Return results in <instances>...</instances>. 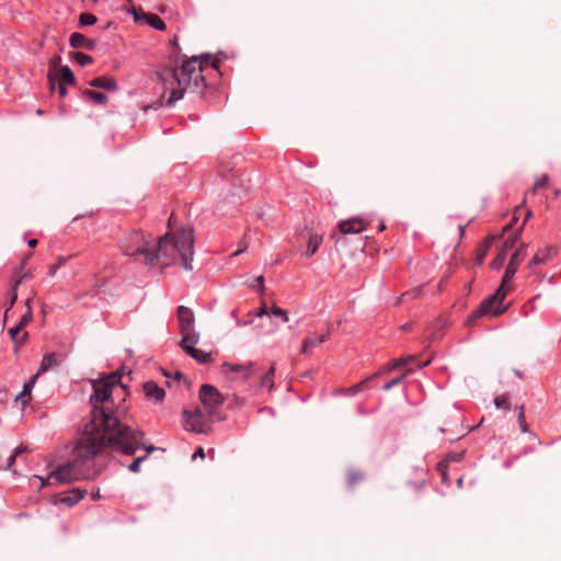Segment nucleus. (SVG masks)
I'll return each instance as SVG.
<instances>
[{
    "mask_svg": "<svg viewBox=\"0 0 561 561\" xmlns=\"http://www.w3.org/2000/svg\"><path fill=\"white\" fill-rule=\"evenodd\" d=\"M121 379L119 374L112 373L92 380L91 419L75 446L72 460L58 466L50 478L59 483L92 480L99 476L94 458L104 449L112 448L126 456H133L139 449L144 433L123 424L114 409L113 390L122 387Z\"/></svg>",
    "mask_w": 561,
    "mask_h": 561,
    "instance_id": "obj_1",
    "label": "nucleus"
},
{
    "mask_svg": "<svg viewBox=\"0 0 561 561\" xmlns=\"http://www.w3.org/2000/svg\"><path fill=\"white\" fill-rule=\"evenodd\" d=\"M255 282L259 284L260 289L263 290L264 289V277L262 275H260L255 278Z\"/></svg>",
    "mask_w": 561,
    "mask_h": 561,
    "instance_id": "obj_48",
    "label": "nucleus"
},
{
    "mask_svg": "<svg viewBox=\"0 0 561 561\" xmlns=\"http://www.w3.org/2000/svg\"><path fill=\"white\" fill-rule=\"evenodd\" d=\"M96 21V16L92 13H81L79 16L80 24L84 26L93 25Z\"/></svg>",
    "mask_w": 561,
    "mask_h": 561,
    "instance_id": "obj_34",
    "label": "nucleus"
},
{
    "mask_svg": "<svg viewBox=\"0 0 561 561\" xmlns=\"http://www.w3.org/2000/svg\"><path fill=\"white\" fill-rule=\"evenodd\" d=\"M23 329L19 325H15L13 328H10L8 333L11 336V339L14 341L16 346H21L27 339V332H22Z\"/></svg>",
    "mask_w": 561,
    "mask_h": 561,
    "instance_id": "obj_23",
    "label": "nucleus"
},
{
    "mask_svg": "<svg viewBox=\"0 0 561 561\" xmlns=\"http://www.w3.org/2000/svg\"><path fill=\"white\" fill-rule=\"evenodd\" d=\"M408 362H409V358H399V359H396V360H393L392 363H390V364H389V369H394V368H397V367L403 366V365H405Z\"/></svg>",
    "mask_w": 561,
    "mask_h": 561,
    "instance_id": "obj_40",
    "label": "nucleus"
},
{
    "mask_svg": "<svg viewBox=\"0 0 561 561\" xmlns=\"http://www.w3.org/2000/svg\"><path fill=\"white\" fill-rule=\"evenodd\" d=\"M70 45L73 48H85V49H93L94 48V42L89 39L87 36H84L81 33H73L70 36Z\"/></svg>",
    "mask_w": 561,
    "mask_h": 561,
    "instance_id": "obj_18",
    "label": "nucleus"
},
{
    "mask_svg": "<svg viewBox=\"0 0 561 561\" xmlns=\"http://www.w3.org/2000/svg\"><path fill=\"white\" fill-rule=\"evenodd\" d=\"M27 305V310L25 312V314H23L20 319V322H19V327L24 329L33 319V316H32V310H31V307L28 305V301L26 302Z\"/></svg>",
    "mask_w": 561,
    "mask_h": 561,
    "instance_id": "obj_35",
    "label": "nucleus"
},
{
    "mask_svg": "<svg viewBox=\"0 0 561 561\" xmlns=\"http://www.w3.org/2000/svg\"><path fill=\"white\" fill-rule=\"evenodd\" d=\"M515 244H516V240L515 239L507 238L504 241L503 248L501 249V251L492 260V262L490 264L491 268L500 270L503 266V264H504V262L506 260L507 252L512 251L515 248Z\"/></svg>",
    "mask_w": 561,
    "mask_h": 561,
    "instance_id": "obj_13",
    "label": "nucleus"
},
{
    "mask_svg": "<svg viewBox=\"0 0 561 561\" xmlns=\"http://www.w3.org/2000/svg\"><path fill=\"white\" fill-rule=\"evenodd\" d=\"M89 84L93 88H100L107 91H116L118 89V84L113 77L101 76L93 78Z\"/></svg>",
    "mask_w": 561,
    "mask_h": 561,
    "instance_id": "obj_17",
    "label": "nucleus"
},
{
    "mask_svg": "<svg viewBox=\"0 0 561 561\" xmlns=\"http://www.w3.org/2000/svg\"><path fill=\"white\" fill-rule=\"evenodd\" d=\"M144 21L157 31H165L167 25L164 21L154 13H141Z\"/></svg>",
    "mask_w": 561,
    "mask_h": 561,
    "instance_id": "obj_20",
    "label": "nucleus"
},
{
    "mask_svg": "<svg viewBox=\"0 0 561 561\" xmlns=\"http://www.w3.org/2000/svg\"><path fill=\"white\" fill-rule=\"evenodd\" d=\"M494 240V237H489L482 244H480L477 249V256H476V263L478 265H481L484 261V257L489 251V248Z\"/></svg>",
    "mask_w": 561,
    "mask_h": 561,
    "instance_id": "obj_25",
    "label": "nucleus"
},
{
    "mask_svg": "<svg viewBox=\"0 0 561 561\" xmlns=\"http://www.w3.org/2000/svg\"><path fill=\"white\" fill-rule=\"evenodd\" d=\"M458 228H459V234H460V237H462L465 234V227L460 225Z\"/></svg>",
    "mask_w": 561,
    "mask_h": 561,
    "instance_id": "obj_52",
    "label": "nucleus"
},
{
    "mask_svg": "<svg viewBox=\"0 0 561 561\" xmlns=\"http://www.w3.org/2000/svg\"><path fill=\"white\" fill-rule=\"evenodd\" d=\"M275 371V364H272L268 370L261 377L260 387L267 388L271 391L274 388Z\"/></svg>",
    "mask_w": 561,
    "mask_h": 561,
    "instance_id": "obj_22",
    "label": "nucleus"
},
{
    "mask_svg": "<svg viewBox=\"0 0 561 561\" xmlns=\"http://www.w3.org/2000/svg\"><path fill=\"white\" fill-rule=\"evenodd\" d=\"M141 447L146 448L147 454L144 455V456L135 458L130 462V465L128 466L129 471H131L134 473H137V472L140 471V466H141L142 461H145L148 458V456L154 450L153 446H149V447L144 446L142 445V439L140 440V447L139 448H141Z\"/></svg>",
    "mask_w": 561,
    "mask_h": 561,
    "instance_id": "obj_21",
    "label": "nucleus"
},
{
    "mask_svg": "<svg viewBox=\"0 0 561 561\" xmlns=\"http://www.w3.org/2000/svg\"><path fill=\"white\" fill-rule=\"evenodd\" d=\"M144 393L147 399L161 402L164 399L165 391L159 387L154 381H147L142 386Z\"/></svg>",
    "mask_w": 561,
    "mask_h": 561,
    "instance_id": "obj_16",
    "label": "nucleus"
},
{
    "mask_svg": "<svg viewBox=\"0 0 561 561\" xmlns=\"http://www.w3.org/2000/svg\"><path fill=\"white\" fill-rule=\"evenodd\" d=\"M65 264V259L60 257L58 263L55 265H51L48 270V275L54 277L56 275L57 270Z\"/></svg>",
    "mask_w": 561,
    "mask_h": 561,
    "instance_id": "obj_39",
    "label": "nucleus"
},
{
    "mask_svg": "<svg viewBox=\"0 0 561 561\" xmlns=\"http://www.w3.org/2000/svg\"><path fill=\"white\" fill-rule=\"evenodd\" d=\"M88 491L81 488H75L65 492H59L53 496L51 503L55 505H66L67 507H72L77 503H79Z\"/></svg>",
    "mask_w": 561,
    "mask_h": 561,
    "instance_id": "obj_9",
    "label": "nucleus"
},
{
    "mask_svg": "<svg viewBox=\"0 0 561 561\" xmlns=\"http://www.w3.org/2000/svg\"><path fill=\"white\" fill-rule=\"evenodd\" d=\"M57 366H59V359H58L57 355L55 353L47 354L43 357V359L39 364V367L37 369V373L35 375H37V377H38L39 375L46 373L50 368H54Z\"/></svg>",
    "mask_w": 561,
    "mask_h": 561,
    "instance_id": "obj_19",
    "label": "nucleus"
},
{
    "mask_svg": "<svg viewBox=\"0 0 561 561\" xmlns=\"http://www.w3.org/2000/svg\"><path fill=\"white\" fill-rule=\"evenodd\" d=\"M178 320L182 335L181 340L192 342L191 339H193V336L199 335V333L195 330V317L190 308L185 306H179Z\"/></svg>",
    "mask_w": 561,
    "mask_h": 561,
    "instance_id": "obj_6",
    "label": "nucleus"
},
{
    "mask_svg": "<svg viewBox=\"0 0 561 561\" xmlns=\"http://www.w3.org/2000/svg\"><path fill=\"white\" fill-rule=\"evenodd\" d=\"M198 394L208 415H213L215 410L224 403V397L214 386L203 385Z\"/></svg>",
    "mask_w": 561,
    "mask_h": 561,
    "instance_id": "obj_7",
    "label": "nucleus"
},
{
    "mask_svg": "<svg viewBox=\"0 0 561 561\" xmlns=\"http://www.w3.org/2000/svg\"><path fill=\"white\" fill-rule=\"evenodd\" d=\"M15 276L16 278L14 279L12 291L10 294V307L15 304L18 299V287L23 282V279L28 276V273H24L23 275L15 273Z\"/></svg>",
    "mask_w": 561,
    "mask_h": 561,
    "instance_id": "obj_28",
    "label": "nucleus"
},
{
    "mask_svg": "<svg viewBox=\"0 0 561 561\" xmlns=\"http://www.w3.org/2000/svg\"><path fill=\"white\" fill-rule=\"evenodd\" d=\"M241 252H242V250H238V251H236L232 255H233V256H237V255H239Z\"/></svg>",
    "mask_w": 561,
    "mask_h": 561,
    "instance_id": "obj_56",
    "label": "nucleus"
},
{
    "mask_svg": "<svg viewBox=\"0 0 561 561\" xmlns=\"http://www.w3.org/2000/svg\"><path fill=\"white\" fill-rule=\"evenodd\" d=\"M403 378H404V376H401V377H399V378H393V379H391L390 381H388L387 383H385V385L382 386V389H383L385 391L390 390L391 388H393V387L398 386V385L403 380Z\"/></svg>",
    "mask_w": 561,
    "mask_h": 561,
    "instance_id": "obj_37",
    "label": "nucleus"
},
{
    "mask_svg": "<svg viewBox=\"0 0 561 561\" xmlns=\"http://www.w3.org/2000/svg\"><path fill=\"white\" fill-rule=\"evenodd\" d=\"M270 316L279 318L284 323H287L289 321L288 312L275 304L270 308Z\"/></svg>",
    "mask_w": 561,
    "mask_h": 561,
    "instance_id": "obj_29",
    "label": "nucleus"
},
{
    "mask_svg": "<svg viewBox=\"0 0 561 561\" xmlns=\"http://www.w3.org/2000/svg\"><path fill=\"white\" fill-rule=\"evenodd\" d=\"M24 450H25V449H24L22 446H20V447H18V448L15 449L14 454H16V456H18V455H20V454L24 453Z\"/></svg>",
    "mask_w": 561,
    "mask_h": 561,
    "instance_id": "obj_51",
    "label": "nucleus"
},
{
    "mask_svg": "<svg viewBox=\"0 0 561 561\" xmlns=\"http://www.w3.org/2000/svg\"><path fill=\"white\" fill-rule=\"evenodd\" d=\"M48 82L50 85V89L55 88L56 82L62 83V84H69L75 85L76 84V77L70 69L69 66H57L55 61L50 62L49 69H48Z\"/></svg>",
    "mask_w": 561,
    "mask_h": 561,
    "instance_id": "obj_8",
    "label": "nucleus"
},
{
    "mask_svg": "<svg viewBox=\"0 0 561 561\" xmlns=\"http://www.w3.org/2000/svg\"><path fill=\"white\" fill-rule=\"evenodd\" d=\"M360 387H362V383H358V385H356V386L352 387V388H351V391H352L353 393H356V392H358V391H359Z\"/></svg>",
    "mask_w": 561,
    "mask_h": 561,
    "instance_id": "obj_50",
    "label": "nucleus"
},
{
    "mask_svg": "<svg viewBox=\"0 0 561 561\" xmlns=\"http://www.w3.org/2000/svg\"><path fill=\"white\" fill-rule=\"evenodd\" d=\"M211 416L204 413L199 408L192 411L183 410V428L194 434H206L211 427Z\"/></svg>",
    "mask_w": 561,
    "mask_h": 561,
    "instance_id": "obj_5",
    "label": "nucleus"
},
{
    "mask_svg": "<svg viewBox=\"0 0 561 561\" xmlns=\"http://www.w3.org/2000/svg\"><path fill=\"white\" fill-rule=\"evenodd\" d=\"M191 340L192 342L181 340V347L196 362L201 364L209 363L211 360V354L195 347V345L198 343L199 335L193 336Z\"/></svg>",
    "mask_w": 561,
    "mask_h": 561,
    "instance_id": "obj_10",
    "label": "nucleus"
},
{
    "mask_svg": "<svg viewBox=\"0 0 561 561\" xmlns=\"http://www.w3.org/2000/svg\"><path fill=\"white\" fill-rule=\"evenodd\" d=\"M328 340V333L321 334V335H311L304 339L300 347V353L302 355H311L312 350L314 347L320 346L322 343H324Z\"/></svg>",
    "mask_w": 561,
    "mask_h": 561,
    "instance_id": "obj_14",
    "label": "nucleus"
},
{
    "mask_svg": "<svg viewBox=\"0 0 561 561\" xmlns=\"http://www.w3.org/2000/svg\"><path fill=\"white\" fill-rule=\"evenodd\" d=\"M505 297L506 294L503 289H496L493 295L483 299L477 309L472 311V313L468 317L467 323L471 325L476 320L480 318H494L499 314H502L506 310V307L503 306Z\"/></svg>",
    "mask_w": 561,
    "mask_h": 561,
    "instance_id": "obj_4",
    "label": "nucleus"
},
{
    "mask_svg": "<svg viewBox=\"0 0 561 561\" xmlns=\"http://www.w3.org/2000/svg\"><path fill=\"white\" fill-rule=\"evenodd\" d=\"M364 479V473L360 471H351L347 476V484L353 488L355 484Z\"/></svg>",
    "mask_w": 561,
    "mask_h": 561,
    "instance_id": "obj_32",
    "label": "nucleus"
},
{
    "mask_svg": "<svg viewBox=\"0 0 561 561\" xmlns=\"http://www.w3.org/2000/svg\"><path fill=\"white\" fill-rule=\"evenodd\" d=\"M386 229V225L383 222H380L379 225V230L380 231H383Z\"/></svg>",
    "mask_w": 561,
    "mask_h": 561,
    "instance_id": "obj_53",
    "label": "nucleus"
},
{
    "mask_svg": "<svg viewBox=\"0 0 561 561\" xmlns=\"http://www.w3.org/2000/svg\"><path fill=\"white\" fill-rule=\"evenodd\" d=\"M449 467V459H443L436 465V470L440 473L444 483L448 482L447 470Z\"/></svg>",
    "mask_w": 561,
    "mask_h": 561,
    "instance_id": "obj_31",
    "label": "nucleus"
},
{
    "mask_svg": "<svg viewBox=\"0 0 561 561\" xmlns=\"http://www.w3.org/2000/svg\"><path fill=\"white\" fill-rule=\"evenodd\" d=\"M420 291H421L420 288H415V289L403 293L401 295V297L399 298L398 304L416 298L420 295Z\"/></svg>",
    "mask_w": 561,
    "mask_h": 561,
    "instance_id": "obj_36",
    "label": "nucleus"
},
{
    "mask_svg": "<svg viewBox=\"0 0 561 561\" xmlns=\"http://www.w3.org/2000/svg\"><path fill=\"white\" fill-rule=\"evenodd\" d=\"M37 375H33L27 382L23 385L22 391L15 397L14 401L20 402L22 409H24L32 399V390L36 383Z\"/></svg>",
    "mask_w": 561,
    "mask_h": 561,
    "instance_id": "obj_15",
    "label": "nucleus"
},
{
    "mask_svg": "<svg viewBox=\"0 0 561 561\" xmlns=\"http://www.w3.org/2000/svg\"><path fill=\"white\" fill-rule=\"evenodd\" d=\"M15 458H16V454H14V453H13V454H11V455L8 457V459H7V463H5L4 469H10V468L13 466V463H14V461H15Z\"/></svg>",
    "mask_w": 561,
    "mask_h": 561,
    "instance_id": "obj_42",
    "label": "nucleus"
},
{
    "mask_svg": "<svg viewBox=\"0 0 561 561\" xmlns=\"http://www.w3.org/2000/svg\"><path fill=\"white\" fill-rule=\"evenodd\" d=\"M197 457H199V458H202V459H203V458H205V451H204V449H203L202 447H198V448L195 450V453L193 454V459H195V458H197Z\"/></svg>",
    "mask_w": 561,
    "mask_h": 561,
    "instance_id": "obj_47",
    "label": "nucleus"
},
{
    "mask_svg": "<svg viewBox=\"0 0 561 561\" xmlns=\"http://www.w3.org/2000/svg\"><path fill=\"white\" fill-rule=\"evenodd\" d=\"M520 253H522V249H518L512 254L511 261L506 267V271L502 278L501 285L497 288V289H503L506 295L512 289V280H513V277H514V275L517 271L518 264H519V261L517 260V257L520 255Z\"/></svg>",
    "mask_w": 561,
    "mask_h": 561,
    "instance_id": "obj_11",
    "label": "nucleus"
},
{
    "mask_svg": "<svg viewBox=\"0 0 561 561\" xmlns=\"http://www.w3.org/2000/svg\"><path fill=\"white\" fill-rule=\"evenodd\" d=\"M494 404L497 409L508 410L511 404L506 394L497 396L494 398Z\"/></svg>",
    "mask_w": 561,
    "mask_h": 561,
    "instance_id": "obj_33",
    "label": "nucleus"
},
{
    "mask_svg": "<svg viewBox=\"0 0 561 561\" xmlns=\"http://www.w3.org/2000/svg\"><path fill=\"white\" fill-rule=\"evenodd\" d=\"M36 114H37V115H44V111H43V110H41V108H38V110L36 111Z\"/></svg>",
    "mask_w": 561,
    "mask_h": 561,
    "instance_id": "obj_54",
    "label": "nucleus"
},
{
    "mask_svg": "<svg viewBox=\"0 0 561 561\" xmlns=\"http://www.w3.org/2000/svg\"><path fill=\"white\" fill-rule=\"evenodd\" d=\"M131 13H133V15H134V20H135L136 22L144 20V19H142V14H141V13H144V12H142L141 10L133 9Z\"/></svg>",
    "mask_w": 561,
    "mask_h": 561,
    "instance_id": "obj_45",
    "label": "nucleus"
},
{
    "mask_svg": "<svg viewBox=\"0 0 561 561\" xmlns=\"http://www.w3.org/2000/svg\"><path fill=\"white\" fill-rule=\"evenodd\" d=\"M90 495L93 501L100 500L101 499L100 488H93Z\"/></svg>",
    "mask_w": 561,
    "mask_h": 561,
    "instance_id": "obj_43",
    "label": "nucleus"
},
{
    "mask_svg": "<svg viewBox=\"0 0 561 561\" xmlns=\"http://www.w3.org/2000/svg\"><path fill=\"white\" fill-rule=\"evenodd\" d=\"M83 95L95 104H104L107 101V96L104 93L94 90L87 89L83 91Z\"/></svg>",
    "mask_w": 561,
    "mask_h": 561,
    "instance_id": "obj_26",
    "label": "nucleus"
},
{
    "mask_svg": "<svg viewBox=\"0 0 561 561\" xmlns=\"http://www.w3.org/2000/svg\"><path fill=\"white\" fill-rule=\"evenodd\" d=\"M255 317H263V316H270V309L265 306V304H262V306L254 312Z\"/></svg>",
    "mask_w": 561,
    "mask_h": 561,
    "instance_id": "obj_41",
    "label": "nucleus"
},
{
    "mask_svg": "<svg viewBox=\"0 0 561 561\" xmlns=\"http://www.w3.org/2000/svg\"><path fill=\"white\" fill-rule=\"evenodd\" d=\"M58 94L60 98H65L67 95V88L65 84H62V83L58 84Z\"/></svg>",
    "mask_w": 561,
    "mask_h": 561,
    "instance_id": "obj_46",
    "label": "nucleus"
},
{
    "mask_svg": "<svg viewBox=\"0 0 561 561\" xmlns=\"http://www.w3.org/2000/svg\"><path fill=\"white\" fill-rule=\"evenodd\" d=\"M525 226H526V217L522 220V225H520V227L523 228V227H525Z\"/></svg>",
    "mask_w": 561,
    "mask_h": 561,
    "instance_id": "obj_55",
    "label": "nucleus"
},
{
    "mask_svg": "<svg viewBox=\"0 0 561 561\" xmlns=\"http://www.w3.org/2000/svg\"><path fill=\"white\" fill-rule=\"evenodd\" d=\"M38 241L37 239H31L27 241L28 247L35 248L37 245Z\"/></svg>",
    "mask_w": 561,
    "mask_h": 561,
    "instance_id": "obj_49",
    "label": "nucleus"
},
{
    "mask_svg": "<svg viewBox=\"0 0 561 561\" xmlns=\"http://www.w3.org/2000/svg\"><path fill=\"white\" fill-rule=\"evenodd\" d=\"M518 422H519V427H520L522 432L525 433L526 432V421H525V414H524V407L523 405L519 408Z\"/></svg>",
    "mask_w": 561,
    "mask_h": 561,
    "instance_id": "obj_38",
    "label": "nucleus"
},
{
    "mask_svg": "<svg viewBox=\"0 0 561 561\" xmlns=\"http://www.w3.org/2000/svg\"><path fill=\"white\" fill-rule=\"evenodd\" d=\"M368 222L360 217H353L339 224V229L343 234L359 233L364 231Z\"/></svg>",
    "mask_w": 561,
    "mask_h": 561,
    "instance_id": "obj_12",
    "label": "nucleus"
},
{
    "mask_svg": "<svg viewBox=\"0 0 561 561\" xmlns=\"http://www.w3.org/2000/svg\"><path fill=\"white\" fill-rule=\"evenodd\" d=\"M72 59L80 66H87L93 62L92 56L79 51L73 53Z\"/></svg>",
    "mask_w": 561,
    "mask_h": 561,
    "instance_id": "obj_30",
    "label": "nucleus"
},
{
    "mask_svg": "<svg viewBox=\"0 0 561 561\" xmlns=\"http://www.w3.org/2000/svg\"><path fill=\"white\" fill-rule=\"evenodd\" d=\"M218 59L209 54H202L186 59L178 68H164L158 72L161 84V98H165L168 106L183 99L186 92H195L205 88L204 72L218 69Z\"/></svg>",
    "mask_w": 561,
    "mask_h": 561,
    "instance_id": "obj_3",
    "label": "nucleus"
},
{
    "mask_svg": "<svg viewBox=\"0 0 561 561\" xmlns=\"http://www.w3.org/2000/svg\"><path fill=\"white\" fill-rule=\"evenodd\" d=\"M462 458V454H449L445 459H449V463L451 461H459Z\"/></svg>",
    "mask_w": 561,
    "mask_h": 561,
    "instance_id": "obj_44",
    "label": "nucleus"
},
{
    "mask_svg": "<svg viewBox=\"0 0 561 561\" xmlns=\"http://www.w3.org/2000/svg\"><path fill=\"white\" fill-rule=\"evenodd\" d=\"M322 241L323 239L320 234H311L308 240L306 255L308 257L312 256L318 251Z\"/></svg>",
    "mask_w": 561,
    "mask_h": 561,
    "instance_id": "obj_24",
    "label": "nucleus"
},
{
    "mask_svg": "<svg viewBox=\"0 0 561 561\" xmlns=\"http://www.w3.org/2000/svg\"><path fill=\"white\" fill-rule=\"evenodd\" d=\"M121 248L125 255L135 257V260L149 266L157 263L169 266L181 259L185 271L193 270L194 232L190 227L168 232L160 237L157 242L150 234L146 236L142 231H131L124 237Z\"/></svg>",
    "mask_w": 561,
    "mask_h": 561,
    "instance_id": "obj_2",
    "label": "nucleus"
},
{
    "mask_svg": "<svg viewBox=\"0 0 561 561\" xmlns=\"http://www.w3.org/2000/svg\"><path fill=\"white\" fill-rule=\"evenodd\" d=\"M253 367H254L253 363H248L247 365L234 364V365H230L229 369L231 371H236V373H243L244 377L248 379L254 373Z\"/></svg>",
    "mask_w": 561,
    "mask_h": 561,
    "instance_id": "obj_27",
    "label": "nucleus"
}]
</instances>
